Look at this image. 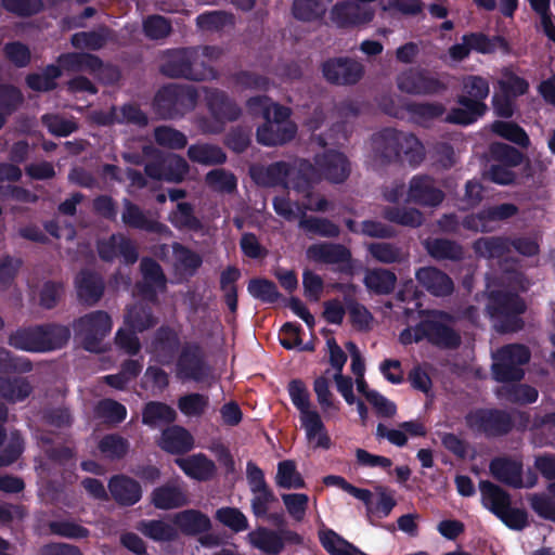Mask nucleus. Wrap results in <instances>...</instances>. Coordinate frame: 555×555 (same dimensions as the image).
<instances>
[{
    "instance_id": "f257e3e1",
    "label": "nucleus",
    "mask_w": 555,
    "mask_h": 555,
    "mask_svg": "<svg viewBox=\"0 0 555 555\" xmlns=\"http://www.w3.org/2000/svg\"><path fill=\"white\" fill-rule=\"evenodd\" d=\"M372 153L382 165L406 162L416 167L425 157L424 146L415 134L395 128H384L372 135Z\"/></svg>"
},
{
    "instance_id": "f03ea898",
    "label": "nucleus",
    "mask_w": 555,
    "mask_h": 555,
    "mask_svg": "<svg viewBox=\"0 0 555 555\" xmlns=\"http://www.w3.org/2000/svg\"><path fill=\"white\" fill-rule=\"evenodd\" d=\"M490 93L487 78L479 75H468L462 82V94L456 99L459 107H452L444 121L452 125L469 126L482 118L488 112L485 100Z\"/></svg>"
},
{
    "instance_id": "7ed1b4c3",
    "label": "nucleus",
    "mask_w": 555,
    "mask_h": 555,
    "mask_svg": "<svg viewBox=\"0 0 555 555\" xmlns=\"http://www.w3.org/2000/svg\"><path fill=\"white\" fill-rule=\"evenodd\" d=\"M526 300L516 292L495 289L488 295L487 313L500 334L518 333L525 328Z\"/></svg>"
},
{
    "instance_id": "20e7f679",
    "label": "nucleus",
    "mask_w": 555,
    "mask_h": 555,
    "mask_svg": "<svg viewBox=\"0 0 555 555\" xmlns=\"http://www.w3.org/2000/svg\"><path fill=\"white\" fill-rule=\"evenodd\" d=\"M212 72L209 65L199 60V49L196 47L168 49L159 65V73L171 79L204 81Z\"/></svg>"
},
{
    "instance_id": "39448f33",
    "label": "nucleus",
    "mask_w": 555,
    "mask_h": 555,
    "mask_svg": "<svg viewBox=\"0 0 555 555\" xmlns=\"http://www.w3.org/2000/svg\"><path fill=\"white\" fill-rule=\"evenodd\" d=\"M198 100L195 87L168 83L158 89L153 99V111L160 119H177L194 109Z\"/></svg>"
},
{
    "instance_id": "423d86ee",
    "label": "nucleus",
    "mask_w": 555,
    "mask_h": 555,
    "mask_svg": "<svg viewBox=\"0 0 555 555\" xmlns=\"http://www.w3.org/2000/svg\"><path fill=\"white\" fill-rule=\"evenodd\" d=\"M288 393L295 408L299 411L301 427L306 430L309 441L317 438L315 448L328 450L332 441L317 410L310 409V395L301 379H293L288 384Z\"/></svg>"
},
{
    "instance_id": "0eeeda50",
    "label": "nucleus",
    "mask_w": 555,
    "mask_h": 555,
    "mask_svg": "<svg viewBox=\"0 0 555 555\" xmlns=\"http://www.w3.org/2000/svg\"><path fill=\"white\" fill-rule=\"evenodd\" d=\"M465 424L476 435L487 439L507 436L515 428V420L509 411L499 408H477L465 415Z\"/></svg>"
},
{
    "instance_id": "6e6552de",
    "label": "nucleus",
    "mask_w": 555,
    "mask_h": 555,
    "mask_svg": "<svg viewBox=\"0 0 555 555\" xmlns=\"http://www.w3.org/2000/svg\"><path fill=\"white\" fill-rule=\"evenodd\" d=\"M205 101L211 116V120H206L203 126L207 133L219 134L223 132L227 122L236 121L242 115V108L235 100L218 88L207 89Z\"/></svg>"
},
{
    "instance_id": "1a4fd4ad",
    "label": "nucleus",
    "mask_w": 555,
    "mask_h": 555,
    "mask_svg": "<svg viewBox=\"0 0 555 555\" xmlns=\"http://www.w3.org/2000/svg\"><path fill=\"white\" fill-rule=\"evenodd\" d=\"M75 335L85 350L101 352V344L112 330V319L106 311L89 312L73 322Z\"/></svg>"
},
{
    "instance_id": "9d476101",
    "label": "nucleus",
    "mask_w": 555,
    "mask_h": 555,
    "mask_svg": "<svg viewBox=\"0 0 555 555\" xmlns=\"http://www.w3.org/2000/svg\"><path fill=\"white\" fill-rule=\"evenodd\" d=\"M421 320L424 339L434 346L444 349H455L461 345L460 334L446 322L452 320V317L444 311L422 310Z\"/></svg>"
},
{
    "instance_id": "9b49d317",
    "label": "nucleus",
    "mask_w": 555,
    "mask_h": 555,
    "mask_svg": "<svg viewBox=\"0 0 555 555\" xmlns=\"http://www.w3.org/2000/svg\"><path fill=\"white\" fill-rule=\"evenodd\" d=\"M498 49L508 52L509 46L504 37L499 35L489 37L485 33L475 31L464 34L460 43L449 48V55L453 61L461 62L467 59L472 51L480 54H492Z\"/></svg>"
},
{
    "instance_id": "f8f14e48",
    "label": "nucleus",
    "mask_w": 555,
    "mask_h": 555,
    "mask_svg": "<svg viewBox=\"0 0 555 555\" xmlns=\"http://www.w3.org/2000/svg\"><path fill=\"white\" fill-rule=\"evenodd\" d=\"M210 369L203 348L197 343H185L177 357L176 374L181 380L204 382Z\"/></svg>"
},
{
    "instance_id": "ddd939ff",
    "label": "nucleus",
    "mask_w": 555,
    "mask_h": 555,
    "mask_svg": "<svg viewBox=\"0 0 555 555\" xmlns=\"http://www.w3.org/2000/svg\"><path fill=\"white\" fill-rule=\"evenodd\" d=\"M324 79L334 86H354L364 76L361 62L349 56H334L321 64Z\"/></svg>"
},
{
    "instance_id": "4468645a",
    "label": "nucleus",
    "mask_w": 555,
    "mask_h": 555,
    "mask_svg": "<svg viewBox=\"0 0 555 555\" xmlns=\"http://www.w3.org/2000/svg\"><path fill=\"white\" fill-rule=\"evenodd\" d=\"M397 87L401 92L412 95H433L446 89L444 83L428 70L417 67L401 72L397 77Z\"/></svg>"
},
{
    "instance_id": "2eb2a0df",
    "label": "nucleus",
    "mask_w": 555,
    "mask_h": 555,
    "mask_svg": "<svg viewBox=\"0 0 555 555\" xmlns=\"http://www.w3.org/2000/svg\"><path fill=\"white\" fill-rule=\"evenodd\" d=\"M96 251L102 261L113 262L117 257L125 264H134L139 259L137 245L122 233H114L96 242Z\"/></svg>"
},
{
    "instance_id": "dca6fc26",
    "label": "nucleus",
    "mask_w": 555,
    "mask_h": 555,
    "mask_svg": "<svg viewBox=\"0 0 555 555\" xmlns=\"http://www.w3.org/2000/svg\"><path fill=\"white\" fill-rule=\"evenodd\" d=\"M375 12L366 4L351 0L338 1L331 10V21L338 28H352L373 21Z\"/></svg>"
},
{
    "instance_id": "f3484780",
    "label": "nucleus",
    "mask_w": 555,
    "mask_h": 555,
    "mask_svg": "<svg viewBox=\"0 0 555 555\" xmlns=\"http://www.w3.org/2000/svg\"><path fill=\"white\" fill-rule=\"evenodd\" d=\"M122 223L130 229L144 231L146 233L157 235L170 234V229L163 222L150 218L138 204L133 203L129 198H122Z\"/></svg>"
},
{
    "instance_id": "a211bd4d",
    "label": "nucleus",
    "mask_w": 555,
    "mask_h": 555,
    "mask_svg": "<svg viewBox=\"0 0 555 555\" xmlns=\"http://www.w3.org/2000/svg\"><path fill=\"white\" fill-rule=\"evenodd\" d=\"M314 163L320 172V178L323 177L331 183H343L350 176V162L341 152L330 150L322 154H317Z\"/></svg>"
},
{
    "instance_id": "6ab92c4d",
    "label": "nucleus",
    "mask_w": 555,
    "mask_h": 555,
    "mask_svg": "<svg viewBox=\"0 0 555 555\" xmlns=\"http://www.w3.org/2000/svg\"><path fill=\"white\" fill-rule=\"evenodd\" d=\"M409 199L417 205L436 207L444 199L442 190L435 185V180L427 175H416L409 183Z\"/></svg>"
},
{
    "instance_id": "aec40b11",
    "label": "nucleus",
    "mask_w": 555,
    "mask_h": 555,
    "mask_svg": "<svg viewBox=\"0 0 555 555\" xmlns=\"http://www.w3.org/2000/svg\"><path fill=\"white\" fill-rule=\"evenodd\" d=\"M75 287L78 300L85 306L92 307L103 297L105 283L98 272L82 269L76 275Z\"/></svg>"
},
{
    "instance_id": "412c9836",
    "label": "nucleus",
    "mask_w": 555,
    "mask_h": 555,
    "mask_svg": "<svg viewBox=\"0 0 555 555\" xmlns=\"http://www.w3.org/2000/svg\"><path fill=\"white\" fill-rule=\"evenodd\" d=\"M180 347L181 340L175 328L168 325H162L155 331L151 349L160 363H171L179 350H181Z\"/></svg>"
},
{
    "instance_id": "4be33fe9",
    "label": "nucleus",
    "mask_w": 555,
    "mask_h": 555,
    "mask_svg": "<svg viewBox=\"0 0 555 555\" xmlns=\"http://www.w3.org/2000/svg\"><path fill=\"white\" fill-rule=\"evenodd\" d=\"M112 499L119 506H133L142 498V487L139 481L124 474L114 475L107 485Z\"/></svg>"
},
{
    "instance_id": "5701e85b",
    "label": "nucleus",
    "mask_w": 555,
    "mask_h": 555,
    "mask_svg": "<svg viewBox=\"0 0 555 555\" xmlns=\"http://www.w3.org/2000/svg\"><path fill=\"white\" fill-rule=\"evenodd\" d=\"M417 283L435 297H448L454 291L453 280L436 267H423L415 272Z\"/></svg>"
},
{
    "instance_id": "b1692460",
    "label": "nucleus",
    "mask_w": 555,
    "mask_h": 555,
    "mask_svg": "<svg viewBox=\"0 0 555 555\" xmlns=\"http://www.w3.org/2000/svg\"><path fill=\"white\" fill-rule=\"evenodd\" d=\"M489 470L492 477L515 489L525 487L522 481V463L508 456H498L491 460Z\"/></svg>"
},
{
    "instance_id": "393cba45",
    "label": "nucleus",
    "mask_w": 555,
    "mask_h": 555,
    "mask_svg": "<svg viewBox=\"0 0 555 555\" xmlns=\"http://www.w3.org/2000/svg\"><path fill=\"white\" fill-rule=\"evenodd\" d=\"M297 133L295 122H271L270 116L257 128L256 138L264 146L283 145L292 141Z\"/></svg>"
},
{
    "instance_id": "a878e982",
    "label": "nucleus",
    "mask_w": 555,
    "mask_h": 555,
    "mask_svg": "<svg viewBox=\"0 0 555 555\" xmlns=\"http://www.w3.org/2000/svg\"><path fill=\"white\" fill-rule=\"evenodd\" d=\"M289 176L291 165L284 160L250 169L251 179L256 184L264 188L286 186Z\"/></svg>"
},
{
    "instance_id": "bb28decb",
    "label": "nucleus",
    "mask_w": 555,
    "mask_h": 555,
    "mask_svg": "<svg viewBox=\"0 0 555 555\" xmlns=\"http://www.w3.org/2000/svg\"><path fill=\"white\" fill-rule=\"evenodd\" d=\"M307 254L315 262L325 264H348L350 267L352 254L348 247L339 243H319L311 245Z\"/></svg>"
},
{
    "instance_id": "cd10ccee",
    "label": "nucleus",
    "mask_w": 555,
    "mask_h": 555,
    "mask_svg": "<svg viewBox=\"0 0 555 555\" xmlns=\"http://www.w3.org/2000/svg\"><path fill=\"white\" fill-rule=\"evenodd\" d=\"M158 446L167 453L181 455L193 449L194 439L184 427L171 425L162 431Z\"/></svg>"
},
{
    "instance_id": "c85d7f7f",
    "label": "nucleus",
    "mask_w": 555,
    "mask_h": 555,
    "mask_svg": "<svg viewBox=\"0 0 555 555\" xmlns=\"http://www.w3.org/2000/svg\"><path fill=\"white\" fill-rule=\"evenodd\" d=\"M318 167L308 159H298L295 167L291 166V176L288 182L298 193L310 197L313 185L320 181Z\"/></svg>"
},
{
    "instance_id": "c756f323",
    "label": "nucleus",
    "mask_w": 555,
    "mask_h": 555,
    "mask_svg": "<svg viewBox=\"0 0 555 555\" xmlns=\"http://www.w3.org/2000/svg\"><path fill=\"white\" fill-rule=\"evenodd\" d=\"M176 464L186 476L197 481L211 480L217 473L215 462L204 453L193 454L185 459H177Z\"/></svg>"
},
{
    "instance_id": "7c9ffc66",
    "label": "nucleus",
    "mask_w": 555,
    "mask_h": 555,
    "mask_svg": "<svg viewBox=\"0 0 555 555\" xmlns=\"http://www.w3.org/2000/svg\"><path fill=\"white\" fill-rule=\"evenodd\" d=\"M57 66L61 70L79 73L88 70L90 73L100 72L104 63L95 54L88 52H66L62 53L57 57Z\"/></svg>"
},
{
    "instance_id": "2f4dec72",
    "label": "nucleus",
    "mask_w": 555,
    "mask_h": 555,
    "mask_svg": "<svg viewBox=\"0 0 555 555\" xmlns=\"http://www.w3.org/2000/svg\"><path fill=\"white\" fill-rule=\"evenodd\" d=\"M42 335L38 325L20 327L9 335L8 344L17 350L47 352L48 346L41 340Z\"/></svg>"
},
{
    "instance_id": "473e14b6",
    "label": "nucleus",
    "mask_w": 555,
    "mask_h": 555,
    "mask_svg": "<svg viewBox=\"0 0 555 555\" xmlns=\"http://www.w3.org/2000/svg\"><path fill=\"white\" fill-rule=\"evenodd\" d=\"M173 524L184 535L195 537L211 529L209 517L198 509H185L173 517Z\"/></svg>"
},
{
    "instance_id": "72a5a7b5",
    "label": "nucleus",
    "mask_w": 555,
    "mask_h": 555,
    "mask_svg": "<svg viewBox=\"0 0 555 555\" xmlns=\"http://www.w3.org/2000/svg\"><path fill=\"white\" fill-rule=\"evenodd\" d=\"M479 490L483 507L496 517L512 504L509 493L489 480H480Z\"/></svg>"
},
{
    "instance_id": "f704fd0d",
    "label": "nucleus",
    "mask_w": 555,
    "mask_h": 555,
    "mask_svg": "<svg viewBox=\"0 0 555 555\" xmlns=\"http://www.w3.org/2000/svg\"><path fill=\"white\" fill-rule=\"evenodd\" d=\"M518 211L516 205L511 203L500 204L488 209L480 211L476 217L470 216L466 217L463 221V225L469 230H479V225L481 227V231H486L485 221H501L506 220L508 218L514 217Z\"/></svg>"
},
{
    "instance_id": "c9c22d12",
    "label": "nucleus",
    "mask_w": 555,
    "mask_h": 555,
    "mask_svg": "<svg viewBox=\"0 0 555 555\" xmlns=\"http://www.w3.org/2000/svg\"><path fill=\"white\" fill-rule=\"evenodd\" d=\"M151 503L158 509H173L188 505L184 491L176 485H163L151 493Z\"/></svg>"
},
{
    "instance_id": "e433bc0d",
    "label": "nucleus",
    "mask_w": 555,
    "mask_h": 555,
    "mask_svg": "<svg viewBox=\"0 0 555 555\" xmlns=\"http://www.w3.org/2000/svg\"><path fill=\"white\" fill-rule=\"evenodd\" d=\"M428 255L438 260L461 261L464 259V249L461 244L446 237L428 238L425 242Z\"/></svg>"
},
{
    "instance_id": "4c0bfd02",
    "label": "nucleus",
    "mask_w": 555,
    "mask_h": 555,
    "mask_svg": "<svg viewBox=\"0 0 555 555\" xmlns=\"http://www.w3.org/2000/svg\"><path fill=\"white\" fill-rule=\"evenodd\" d=\"M176 418V410L165 402L149 401L142 409V423L151 428L172 424Z\"/></svg>"
},
{
    "instance_id": "58836bf2",
    "label": "nucleus",
    "mask_w": 555,
    "mask_h": 555,
    "mask_svg": "<svg viewBox=\"0 0 555 555\" xmlns=\"http://www.w3.org/2000/svg\"><path fill=\"white\" fill-rule=\"evenodd\" d=\"M188 157L192 163L204 166H218L227 162V154L216 144L196 143L188 149Z\"/></svg>"
},
{
    "instance_id": "ea45409f",
    "label": "nucleus",
    "mask_w": 555,
    "mask_h": 555,
    "mask_svg": "<svg viewBox=\"0 0 555 555\" xmlns=\"http://www.w3.org/2000/svg\"><path fill=\"white\" fill-rule=\"evenodd\" d=\"M319 540L330 555H369L330 528L319 531Z\"/></svg>"
},
{
    "instance_id": "a19ab883",
    "label": "nucleus",
    "mask_w": 555,
    "mask_h": 555,
    "mask_svg": "<svg viewBox=\"0 0 555 555\" xmlns=\"http://www.w3.org/2000/svg\"><path fill=\"white\" fill-rule=\"evenodd\" d=\"M250 544L263 552L267 555H279L284 550V540L282 535L264 527H259L257 530L248 534Z\"/></svg>"
},
{
    "instance_id": "79ce46f5",
    "label": "nucleus",
    "mask_w": 555,
    "mask_h": 555,
    "mask_svg": "<svg viewBox=\"0 0 555 555\" xmlns=\"http://www.w3.org/2000/svg\"><path fill=\"white\" fill-rule=\"evenodd\" d=\"M473 249L478 257L500 259L511 251V243L502 236H482L474 242Z\"/></svg>"
},
{
    "instance_id": "37998d69",
    "label": "nucleus",
    "mask_w": 555,
    "mask_h": 555,
    "mask_svg": "<svg viewBox=\"0 0 555 555\" xmlns=\"http://www.w3.org/2000/svg\"><path fill=\"white\" fill-rule=\"evenodd\" d=\"M137 529L146 538L156 542H172L178 538V530L173 525L162 519H143L138 522Z\"/></svg>"
},
{
    "instance_id": "c03bdc74",
    "label": "nucleus",
    "mask_w": 555,
    "mask_h": 555,
    "mask_svg": "<svg viewBox=\"0 0 555 555\" xmlns=\"http://www.w3.org/2000/svg\"><path fill=\"white\" fill-rule=\"evenodd\" d=\"M33 392V386L25 377L0 376V397L11 403L22 402Z\"/></svg>"
},
{
    "instance_id": "a18cd8bd",
    "label": "nucleus",
    "mask_w": 555,
    "mask_h": 555,
    "mask_svg": "<svg viewBox=\"0 0 555 555\" xmlns=\"http://www.w3.org/2000/svg\"><path fill=\"white\" fill-rule=\"evenodd\" d=\"M404 109L411 119L418 125L438 119L446 112L444 105L439 102L409 101L404 104Z\"/></svg>"
},
{
    "instance_id": "49530a36",
    "label": "nucleus",
    "mask_w": 555,
    "mask_h": 555,
    "mask_svg": "<svg viewBox=\"0 0 555 555\" xmlns=\"http://www.w3.org/2000/svg\"><path fill=\"white\" fill-rule=\"evenodd\" d=\"M62 76L61 67L55 64L47 65L42 73H30L26 76V85L36 92H50L57 88L56 80Z\"/></svg>"
},
{
    "instance_id": "de8ad7c7",
    "label": "nucleus",
    "mask_w": 555,
    "mask_h": 555,
    "mask_svg": "<svg viewBox=\"0 0 555 555\" xmlns=\"http://www.w3.org/2000/svg\"><path fill=\"white\" fill-rule=\"evenodd\" d=\"M169 221L178 230L199 232L203 229L202 221L195 216L194 207L189 202L178 203L169 215Z\"/></svg>"
},
{
    "instance_id": "09e8293b",
    "label": "nucleus",
    "mask_w": 555,
    "mask_h": 555,
    "mask_svg": "<svg viewBox=\"0 0 555 555\" xmlns=\"http://www.w3.org/2000/svg\"><path fill=\"white\" fill-rule=\"evenodd\" d=\"M396 283V274L388 269H373L367 271L364 276L365 286L377 295H388L392 293Z\"/></svg>"
},
{
    "instance_id": "8fccbe9b",
    "label": "nucleus",
    "mask_w": 555,
    "mask_h": 555,
    "mask_svg": "<svg viewBox=\"0 0 555 555\" xmlns=\"http://www.w3.org/2000/svg\"><path fill=\"white\" fill-rule=\"evenodd\" d=\"M99 451L109 461H120L130 450V442L119 434L104 435L98 444Z\"/></svg>"
},
{
    "instance_id": "3c124183",
    "label": "nucleus",
    "mask_w": 555,
    "mask_h": 555,
    "mask_svg": "<svg viewBox=\"0 0 555 555\" xmlns=\"http://www.w3.org/2000/svg\"><path fill=\"white\" fill-rule=\"evenodd\" d=\"M206 185L214 192L233 194L237 190L236 176L224 168H216L205 176Z\"/></svg>"
},
{
    "instance_id": "603ef678",
    "label": "nucleus",
    "mask_w": 555,
    "mask_h": 555,
    "mask_svg": "<svg viewBox=\"0 0 555 555\" xmlns=\"http://www.w3.org/2000/svg\"><path fill=\"white\" fill-rule=\"evenodd\" d=\"M491 131L522 149L530 145V139L525 129L514 121L495 120L491 125Z\"/></svg>"
},
{
    "instance_id": "864d4df0",
    "label": "nucleus",
    "mask_w": 555,
    "mask_h": 555,
    "mask_svg": "<svg viewBox=\"0 0 555 555\" xmlns=\"http://www.w3.org/2000/svg\"><path fill=\"white\" fill-rule=\"evenodd\" d=\"M38 327L43 333L41 340L48 346L47 352L62 349L70 338V330L66 325L46 323L38 325Z\"/></svg>"
},
{
    "instance_id": "5fc2aeb1",
    "label": "nucleus",
    "mask_w": 555,
    "mask_h": 555,
    "mask_svg": "<svg viewBox=\"0 0 555 555\" xmlns=\"http://www.w3.org/2000/svg\"><path fill=\"white\" fill-rule=\"evenodd\" d=\"M247 292L253 298L263 304H275L281 297L276 284L266 278L250 279L247 284Z\"/></svg>"
},
{
    "instance_id": "6e6d98bb",
    "label": "nucleus",
    "mask_w": 555,
    "mask_h": 555,
    "mask_svg": "<svg viewBox=\"0 0 555 555\" xmlns=\"http://www.w3.org/2000/svg\"><path fill=\"white\" fill-rule=\"evenodd\" d=\"M108 40V28L103 26L98 30L76 33L70 38V43L76 49L101 50Z\"/></svg>"
},
{
    "instance_id": "4d7b16f0",
    "label": "nucleus",
    "mask_w": 555,
    "mask_h": 555,
    "mask_svg": "<svg viewBox=\"0 0 555 555\" xmlns=\"http://www.w3.org/2000/svg\"><path fill=\"white\" fill-rule=\"evenodd\" d=\"M275 481L283 489H302L306 487L302 476L297 472L295 463L291 460L278 464Z\"/></svg>"
},
{
    "instance_id": "13d9d810",
    "label": "nucleus",
    "mask_w": 555,
    "mask_h": 555,
    "mask_svg": "<svg viewBox=\"0 0 555 555\" xmlns=\"http://www.w3.org/2000/svg\"><path fill=\"white\" fill-rule=\"evenodd\" d=\"M502 397L514 404H530L538 400V390L528 384H511L502 387Z\"/></svg>"
},
{
    "instance_id": "bf43d9fd",
    "label": "nucleus",
    "mask_w": 555,
    "mask_h": 555,
    "mask_svg": "<svg viewBox=\"0 0 555 555\" xmlns=\"http://www.w3.org/2000/svg\"><path fill=\"white\" fill-rule=\"evenodd\" d=\"M180 412L188 417H201L209 405V398L199 392L181 396L177 402Z\"/></svg>"
},
{
    "instance_id": "052dcab7",
    "label": "nucleus",
    "mask_w": 555,
    "mask_h": 555,
    "mask_svg": "<svg viewBox=\"0 0 555 555\" xmlns=\"http://www.w3.org/2000/svg\"><path fill=\"white\" fill-rule=\"evenodd\" d=\"M251 143V128L237 125L231 127L223 138V144L233 153L242 154Z\"/></svg>"
},
{
    "instance_id": "680f3d73",
    "label": "nucleus",
    "mask_w": 555,
    "mask_h": 555,
    "mask_svg": "<svg viewBox=\"0 0 555 555\" xmlns=\"http://www.w3.org/2000/svg\"><path fill=\"white\" fill-rule=\"evenodd\" d=\"M489 154L493 160L508 167L519 166L524 160V154L519 150L503 142L491 143Z\"/></svg>"
},
{
    "instance_id": "e2e57ef3",
    "label": "nucleus",
    "mask_w": 555,
    "mask_h": 555,
    "mask_svg": "<svg viewBox=\"0 0 555 555\" xmlns=\"http://www.w3.org/2000/svg\"><path fill=\"white\" fill-rule=\"evenodd\" d=\"M325 13L321 0H294L292 4L293 16L301 22H315Z\"/></svg>"
},
{
    "instance_id": "0e129e2a",
    "label": "nucleus",
    "mask_w": 555,
    "mask_h": 555,
    "mask_svg": "<svg viewBox=\"0 0 555 555\" xmlns=\"http://www.w3.org/2000/svg\"><path fill=\"white\" fill-rule=\"evenodd\" d=\"M155 142L163 147L181 150L188 144L186 135L169 126H158L154 130Z\"/></svg>"
},
{
    "instance_id": "69168bd1",
    "label": "nucleus",
    "mask_w": 555,
    "mask_h": 555,
    "mask_svg": "<svg viewBox=\"0 0 555 555\" xmlns=\"http://www.w3.org/2000/svg\"><path fill=\"white\" fill-rule=\"evenodd\" d=\"M215 518L235 533L245 531L249 527L247 517L236 507L218 508Z\"/></svg>"
},
{
    "instance_id": "338daca9",
    "label": "nucleus",
    "mask_w": 555,
    "mask_h": 555,
    "mask_svg": "<svg viewBox=\"0 0 555 555\" xmlns=\"http://www.w3.org/2000/svg\"><path fill=\"white\" fill-rule=\"evenodd\" d=\"M125 324L132 330L143 332L153 327L156 324L151 308L149 307H132L128 309L125 315Z\"/></svg>"
},
{
    "instance_id": "774afa93",
    "label": "nucleus",
    "mask_w": 555,
    "mask_h": 555,
    "mask_svg": "<svg viewBox=\"0 0 555 555\" xmlns=\"http://www.w3.org/2000/svg\"><path fill=\"white\" fill-rule=\"evenodd\" d=\"M369 254L380 263H396L402 259L401 248L392 243L374 242L367 245Z\"/></svg>"
}]
</instances>
